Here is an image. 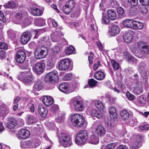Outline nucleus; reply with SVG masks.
<instances>
[{"mask_svg": "<svg viewBox=\"0 0 149 149\" xmlns=\"http://www.w3.org/2000/svg\"><path fill=\"white\" fill-rule=\"evenodd\" d=\"M141 146V142L140 140L135 142L133 146L130 147L131 149H136Z\"/></svg>", "mask_w": 149, "mask_h": 149, "instance_id": "41", "label": "nucleus"}, {"mask_svg": "<svg viewBox=\"0 0 149 149\" xmlns=\"http://www.w3.org/2000/svg\"><path fill=\"white\" fill-rule=\"evenodd\" d=\"M134 20L131 19H126L124 20L123 23L124 26L127 28L132 27Z\"/></svg>", "mask_w": 149, "mask_h": 149, "instance_id": "29", "label": "nucleus"}, {"mask_svg": "<svg viewBox=\"0 0 149 149\" xmlns=\"http://www.w3.org/2000/svg\"><path fill=\"white\" fill-rule=\"evenodd\" d=\"M30 133L29 131L22 129L19 131L17 134V136L19 139H26L30 136Z\"/></svg>", "mask_w": 149, "mask_h": 149, "instance_id": "10", "label": "nucleus"}, {"mask_svg": "<svg viewBox=\"0 0 149 149\" xmlns=\"http://www.w3.org/2000/svg\"><path fill=\"white\" fill-rule=\"evenodd\" d=\"M146 65L143 62H141L139 64L138 67V70L140 72H142L143 71L145 70Z\"/></svg>", "mask_w": 149, "mask_h": 149, "instance_id": "52", "label": "nucleus"}, {"mask_svg": "<svg viewBox=\"0 0 149 149\" xmlns=\"http://www.w3.org/2000/svg\"><path fill=\"white\" fill-rule=\"evenodd\" d=\"M36 120L35 117L32 115H29L27 120V123L30 124L35 123Z\"/></svg>", "mask_w": 149, "mask_h": 149, "instance_id": "45", "label": "nucleus"}, {"mask_svg": "<svg viewBox=\"0 0 149 149\" xmlns=\"http://www.w3.org/2000/svg\"><path fill=\"white\" fill-rule=\"evenodd\" d=\"M95 106L96 108L102 110L104 108V106L100 101H97L95 103Z\"/></svg>", "mask_w": 149, "mask_h": 149, "instance_id": "47", "label": "nucleus"}, {"mask_svg": "<svg viewBox=\"0 0 149 149\" xmlns=\"http://www.w3.org/2000/svg\"><path fill=\"white\" fill-rule=\"evenodd\" d=\"M0 20L4 23L6 21V18L4 17L3 13L1 11H0Z\"/></svg>", "mask_w": 149, "mask_h": 149, "instance_id": "58", "label": "nucleus"}, {"mask_svg": "<svg viewBox=\"0 0 149 149\" xmlns=\"http://www.w3.org/2000/svg\"><path fill=\"white\" fill-rule=\"evenodd\" d=\"M139 128L142 130H147L149 129V125H143L140 126Z\"/></svg>", "mask_w": 149, "mask_h": 149, "instance_id": "64", "label": "nucleus"}, {"mask_svg": "<svg viewBox=\"0 0 149 149\" xmlns=\"http://www.w3.org/2000/svg\"><path fill=\"white\" fill-rule=\"evenodd\" d=\"M126 97L130 100H134L135 98V97L132 94L130 93L129 92H127L126 93Z\"/></svg>", "mask_w": 149, "mask_h": 149, "instance_id": "53", "label": "nucleus"}, {"mask_svg": "<svg viewBox=\"0 0 149 149\" xmlns=\"http://www.w3.org/2000/svg\"><path fill=\"white\" fill-rule=\"evenodd\" d=\"M120 116L122 119L125 120L129 118V114L127 111L124 110L121 112Z\"/></svg>", "mask_w": 149, "mask_h": 149, "instance_id": "33", "label": "nucleus"}, {"mask_svg": "<svg viewBox=\"0 0 149 149\" xmlns=\"http://www.w3.org/2000/svg\"><path fill=\"white\" fill-rule=\"evenodd\" d=\"M38 111L39 114L42 117H45L48 113L47 108L41 106H39Z\"/></svg>", "mask_w": 149, "mask_h": 149, "instance_id": "23", "label": "nucleus"}, {"mask_svg": "<svg viewBox=\"0 0 149 149\" xmlns=\"http://www.w3.org/2000/svg\"><path fill=\"white\" fill-rule=\"evenodd\" d=\"M120 31V28L117 25H113L112 26L109 31L110 35L112 36L116 35L119 33Z\"/></svg>", "mask_w": 149, "mask_h": 149, "instance_id": "15", "label": "nucleus"}, {"mask_svg": "<svg viewBox=\"0 0 149 149\" xmlns=\"http://www.w3.org/2000/svg\"><path fill=\"white\" fill-rule=\"evenodd\" d=\"M26 55L25 52L21 49L18 50L16 56L17 61L19 63H23L25 60Z\"/></svg>", "mask_w": 149, "mask_h": 149, "instance_id": "11", "label": "nucleus"}, {"mask_svg": "<svg viewBox=\"0 0 149 149\" xmlns=\"http://www.w3.org/2000/svg\"><path fill=\"white\" fill-rule=\"evenodd\" d=\"M105 77V75L104 73L100 71L96 72L94 74L95 78L99 80H103L104 78Z\"/></svg>", "mask_w": 149, "mask_h": 149, "instance_id": "26", "label": "nucleus"}, {"mask_svg": "<svg viewBox=\"0 0 149 149\" xmlns=\"http://www.w3.org/2000/svg\"><path fill=\"white\" fill-rule=\"evenodd\" d=\"M61 49L57 45H55L51 49V52L55 54H58L60 52Z\"/></svg>", "mask_w": 149, "mask_h": 149, "instance_id": "48", "label": "nucleus"}, {"mask_svg": "<svg viewBox=\"0 0 149 149\" xmlns=\"http://www.w3.org/2000/svg\"><path fill=\"white\" fill-rule=\"evenodd\" d=\"M140 3L144 6H148L149 5V0H139Z\"/></svg>", "mask_w": 149, "mask_h": 149, "instance_id": "60", "label": "nucleus"}, {"mask_svg": "<svg viewBox=\"0 0 149 149\" xmlns=\"http://www.w3.org/2000/svg\"><path fill=\"white\" fill-rule=\"evenodd\" d=\"M108 17L111 20L116 19L117 18L116 11L114 10H109L107 12Z\"/></svg>", "mask_w": 149, "mask_h": 149, "instance_id": "24", "label": "nucleus"}, {"mask_svg": "<svg viewBox=\"0 0 149 149\" xmlns=\"http://www.w3.org/2000/svg\"><path fill=\"white\" fill-rule=\"evenodd\" d=\"M102 16L101 19V22L102 24H109L110 22V19L106 15H104L102 13Z\"/></svg>", "mask_w": 149, "mask_h": 149, "instance_id": "35", "label": "nucleus"}, {"mask_svg": "<svg viewBox=\"0 0 149 149\" xmlns=\"http://www.w3.org/2000/svg\"><path fill=\"white\" fill-rule=\"evenodd\" d=\"M6 5L8 8L11 9L15 8L17 7V3L15 0L8 1Z\"/></svg>", "mask_w": 149, "mask_h": 149, "instance_id": "27", "label": "nucleus"}, {"mask_svg": "<svg viewBox=\"0 0 149 149\" xmlns=\"http://www.w3.org/2000/svg\"><path fill=\"white\" fill-rule=\"evenodd\" d=\"M43 88V84L41 81H38L35 82L33 89L34 90L39 91L42 89Z\"/></svg>", "mask_w": 149, "mask_h": 149, "instance_id": "30", "label": "nucleus"}, {"mask_svg": "<svg viewBox=\"0 0 149 149\" xmlns=\"http://www.w3.org/2000/svg\"><path fill=\"white\" fill-rule=\"evenodd\" d=\"M141 76L143 78H146L149 74V73L147 71L144 70L142 72H140Z\"/></svg>", "mask_w": 149, "mask_h": 149, "instance_id": "57", "label": "nucleus"}, {"mask_svg": "<svg viewBox=\"0 0 149 149\" xmlns=\"http://www.w3.org/2000/svg\"><path fill=\"white\" fill-rule=\"evenodd\" d=\"M70 8H69L65 4L63 6L62 10L64 13L66 14H70L72 10Z\"/></svg>", "mask_w": 149, "mask_h": 149, "instance_id": "42", "label": "nucleus"}, {"mask_svg": "<svg viewBox=\"0 0 149 149\" xmlns=\"http://www.w3.org/2000/svg\"><path fill=\"white\" fill-rule=\"evenodd\" d=\"M57 54H55L51 52V53L50 55V58L52 61H55L57 57Z\"/></svg>", "mask_w": 149, "mask_h": 149, "instance_id": "59", "label": "nucleus"}, {"mask_svg": "<svg viewBox=\"0 0 149 149\" xmlns=\"http://www.w3.org/2000/svg\"><path fill=\"white\" fill-rule=\"evenodd\" d=\"M59 107L56 104L54 105L51 108V110L53 112H55L59 110Z\"/></svg>", "mask_w": 149, "mask_h": 149, "instance_id": "62", "label": "nucleus"}, {"mask_svg": "<svg viewBox=\"0 0 149 149\" xmlns=\"http://www.w3.org/2000/svg\"><path fill=\"white\" fill-rule=\"evenodd\" d=\"M136 47L141 55V57L145 56L149 54V47L145 42L142 41L138 42L136 44Z\"/></svg>", "mask_w": 149, "mask_h": 149, "instance_id": "5", "label": "nucleus"}, {"mask_svg": "<svg viewBox=\"0 0 149 149\" xmlns=\"http://www.w3.org/2000/svg\"><path fill=\"white\" fill-rule=\"evenodd\" d=\"M111 63L115 70H117L119 68V64L114 60H112Z\"/></svg>", "mask_w": 149, "mask_h": 149, "instance_id": "54", "label": "nucleus"}, {"mask_svg": "<svg viewBox=\"0 0 149 149\" xmlns=\"http://www.w3.org/2000/svg\"><path fill=\"white\" fill-rule=\"evenodd\" d=\"M0 116H6L9 112V108L6 105H1L0 106Z\"/></svg>", "mask_w": 149, "mask_h": 149, "instance_id": "20", "label": "nucleus"}, {"mask_svg": "<svg viewBox=\"0 0 149 149\" xmlns=\"http://www.w3.org/2000/svg\"><path fill=\"white\" fill-rule=\"evenodd\" d=\"M30 13L32 15L34 16H39L42 14V12L40 10L36 7H33L31 8Z\"/></svg>", "mask_w": 149, "mask_h": 149, "instance_id": "25", "label": "nucleus"}, {"mask_svg": "<svg viewBox=\"0 0 149 149\" xmlns=\"http://www.w3.org/2000/svg\"><path fill=\"white\" fill-rule=\"evenodd\" d=\"M8 38L11 40H14L15 38L16 34L15 32L11 30H9L7 32Z\"/></svg>", "mask_w": 149, "mask_h": 149, "instance_id": "37", "label": "nucleus"}, {"mask_svg": "<svg viewBox=\"0 0 149 149\" xmlns=\"http://www.w3.org/2000/svg\"><path fill=\"white\" fill-rule=\"evenodd\" d=\"M65 5L69 8L73 10L75 6V3L73 0H69L66 3Z\"/></svg>", "mask_w": 149, "mask_h": 149, "instance_id": "43", "label": "nucleus"}, {"mask_svg": "<svg viewBox=\"0 0 149 149\" xmlns=\"http://www.w3.org/2000/svg\"><path fill=\"white\" fill-rule=\"evenodd\" d=\"M82 116L78 113L74 114L72 116L71 121L73 125L74 126L75 125L78 121L79 120V118H81Z\"/></svg>", "mask_w": 149, "mask_h": 149, "instance_id": "22", "label": "nucleus"}, {"mask_svg": "<svg viewBox=\"0 0 149 149\" xmlns=\"http://www.w3.org/2000/svg\"><path fill=\"white\" fill-rule=\"evenodd\" d=\"M136 123V120L135 119L132 118L130 119L129 124L131 126H134Z\"/></svg>", "mask_w": 149, "mask_h": 149, "instance_id": "63", "label": "nucleus"}, {"mask_svg": "<svg viewBox=\"0 0 149 149\" xmlns=\"http://www.w3.org/2000/svg\"><path fill=\"white\" fill-rule=\"evenodd\" d=\"M97 83V81L93 79H91L88 81V84L89 86L92 87H95Z\"/></svg>", "mask_w": 149, "mask_h": 149, "instance_id": "50", "label": "nucleus"}, {"mask_svg": "<svg viewBox=\"0 0 149 149\" xmlns=\"http://www.w3.org/2000/svg\"><path fill=\"white\" fill-rule=\"evenodd\" d=\"M64 115L61 113L59 114L55 118L56 121L58 123L63 122L64 121Z\"/></svg>", "mask_w": 149, "mask_h": 149, "instance_id": "34", "label": "nucleus"}, {"mask_svg": "<svg viewBox=\"0 0 149 149\" xmlns=\"http://www.w3.org/2000/svg\"><path fill=\"white\" fill-rule=\"evenodd\" d=\"M88 137V134L86 131H80L77 135L75 138V142L77 144L82 146L86 143Z\"/></svg>", "mask_w": 149, "mask_h": 149, "instance_id": "4", "label": "nucleus"}, {"mask_svg": "<svg viewBox=\"0 0 149 149\" xmlns=\"http://www.w3.org/2000/svg\"><path fill=\"white\" fill-rule=\"evenodd\" d=\"M74 48L72 46L68 47L65 50L66 53L70 55L75 53Z\"/></svg>", "mask_w": 149, "mask_h": 149, "instance_id": "39", "label": "nucleus"}, {"mask_svg": "<svg viewBox=\"0 0 149 149\" xmlns=\"http://www.w3.org/2000/svg\"><path fill=\"white\" fill-rule=\"evenodd\" d=\"M37 141H29L30 144H29V148H35L37 147L38 146L39 144V143L37 142Z\"/></svg>", "mask_w": 149, "mask_h": 149, "instance_id": "49", "label": "nucleus"}, {"mask_svg": "<svg viewBox=\"0 0 149 149\" xmlns=\"http://www.w3.org/2000/svg\"><path fill=\"white\" fill-rule=\"evenodd\" d=\"M29 141H23L21 143V147L23 148H29Z\"/></svg>", "mask_w": 149, "mask_h": 149, "instance_id": "44", "label": "nucleus"}, {"mask_svg": "<svg viewBox=\"0 0 149 149\" xmlns=\"http://www.w3.org/2000/svg\"><path fill=\"white\" fill-rule=\"evenodd\" d=\"M31 37V32L29 31L24 32L22 34L20 39L21 42L23 44L27 43Z\"/></svg>", "mask_w": 149, "mask_h": 149, "instance_id": "12", "label": "nucleus"}, {"mask_svg": "<svg viewBox=\"0 0 149 149\" xmlns=\"http://www.w3.org/2000/svg\"><path fill=\"white\" fill-rule=\"evenodd\" d=\"M7 48L8 45L6 43L0 42V49H6Z\"/></svg>", "mask_w": 149, "mask_h": 149, "instance_id": "56", "label": "nucleus"}, {"mask_svg": "<svg viewBox=\"0 0 149 149\" xmlns=\"http://www.w3.org/2000/svg\"><path fill=\"white\" fill-rule=\"evenodd\" d=\"M18 79L25 84L29 85L33 83L34 77L30 71L24 72L21 73Z\"/></svg>", "mask_w": 149, "mask_h": 149, "instance_id": "3", "label": "nucleus"}, {"mask_svg": "<svg viewBox=\"0 0 149 149\" xmlns=\"http://www.w3.org/2000/svg\"><path fill=\"white\" fill-rule=\"evenodd\" d=\"M45 23V21L43 19L41 18H38L35 20L34 23L37 26H41L44 25Z\"/></svg>", "mask_w": 149, "mask_h": 149, "instance_id": "32", "label": "nucleus"}, {"mask_svg": "<svg viewBox=\"0 0 149 149\" xmlns=\"http://www.w3.org/2000/svg\"><path fill=\"white\" fill-rule=\"evenodd\" d=\"M43 103L47 106H51L53 102V99L49 96H45L42 99Z\"/></svg>", "mask_w": 149, "mask_h": 149, "instance_id": "21", "label": "nucleus"}, {"mask_svg": "<svg viewBox=\"0 0 149 149\" xmlns=\"http://www.w3.org/2000/svg\"><path fill=\"white\" fill-rule=\"evenodd\" d=\"M106 131L104 127L101 125L97 126L95 130L96 134L100 136H104L105 134Z\"/></svg>", "mask_w": 149, "mask_h": 149, "instance_id": "17", "label": "nucleus"}, {"mask_svg": "<svg viewBox=\"0 0 149 149\" xmlns=\"http://www.w3.org/2000/svg\"><path fill=\"white\" fill-rule=\"evenodd\" d=\"M143 24L142 22L134 20L132 27L137 29H141L143 27Z\"/></svg>", "mask_w": 149, "mask_h": 149, "instance_id": "28", "label": "nucleus"}, {"mask_svg": "<svg viewBox=\"0 0 149 149\" xmlns=\"http://www.w3.org/2000/svg\"><path fill=\"white\" fill-rule=\"evenodd\" d=\"M117 12L119 16L122 17L125 15V13L123 9L121 7H119L117 8Z\"/></svg>", "mask_w": 149, "mask_h": 149, "instance_id": "46", "label": "nucleus"}, {"mask_svg": "<svg viewBox=\"0 0 149 149\" xmlns=\"http://www.w3.org/2000/svg\"><path fill=\"white\" fill-rule=\"evenodd\" d=\"M134 32L132 31H129L123 35V40L127 43H130L132 40Z\"/></svg>", "mask_w": 149, "mask_h": 149, "instance_id": "13", "label": "nucleus"}, {"mask_svg": "<svg viewBox=\"0 0 149 149\" xmlns=\"http://www.w3.org/2000/svg\"><path fill=\"white\" fill-rule=\"evenodd\" d=\"M42 43L45 44L46 43L48 44L49 42V37L47 36L45 37H43L41 40Z\"/></svg>", "mask_w": 149, "mask_h": 149, "instance_id": "61", "label": "nucleus"}, {"mask_svg": "<svg viewBox=\"0 0 149 149\" xmlns=\"http://www.w3.org/2000/svg\"><path fill=\"white\" fill-rule=\"evenodd\" d=\"M77 86V84L76 82H74L72 84L70 87V93L74 91Z\"/></svg>", "mask_w": 149, "mask_h": 149, "instance_id": "51", "label": "nucleus"}, {"mask_svg": "<svg viewBox=\"0 0 149 149\" xmlns=\"http://www.w3.org/2000/svg\"><path fill=\"white\" fill-rule=\"evenodd\" d=\"M58 75L56 71L54 70L47 74L45 77V80L47 82L54 83Z\"/></svg>", "mask_w": 149, "mask_h": 149, "instance_id": "8", "label": "nucleus"}, {"mask_svg": "<svg viewBox=\"0 0 149 149\" xmlns=\"http://www.w3.org/2000/svg\"><path fill=\"white\" fill-rule=\"evenodd\" d=\"M56 31H56L55 34L54 33H52L51 35V39L53 42H57L60 39V36L63 35V34L60 31H58L57 32H56Z\"/></svg>", "mask_w": 149, "mask_h": 149, "instance_id": "19", "label": "nucleus"}, {"mask_svg": "<svg viewBox=\"0 0 149 149\" xmlns=\"http://www.w3.org/2000/svg\"><path fill=\"white\" fill-rule=\"evenodd\" d=\"M116 146V143H111L107 146L106 149H114Z\"/></svg>", "mask_w": 149, "mask_h": 149, "instance_id": "55", "label": "nucleus"}, {"mask_svg": "<svg viewBox=\"0 0 149 149\" xmlns=\"http://www.w3.org/2000/svg\"><path fill=\"white\" fill-rule=\"evenodd\" d=\"M59 90L62 92L68 93H70V90L67 83L63 82L61 83L59 88Z\"/></svg>", "mask_w": 149, "mask_h": 149, "instance_id": "18", "label": "nucleus"}, {"mask_svg": "<svg viewBox=\"0 0 149 149\" xmlns=\"http://www.w3.org/2000/svg\"><path fill=\"white\" fill-rule=\"evenodd\" d=\"M70 63L71 62L69 60L64 59L59 63L58 68L60 70H65L70 67Z\"/></svg>", "mask_w": 149, "mask_h": 149, "instance_id": "9", "label": "nucleus"}, {"mask_svg": "<svg viewBox=\"0 0 149 149\" xmlns=\"http://www.w3.org/2000/svg\"><path fill=\"white\" fill-rule=\"evenodd\" d=\"M85 124V119L83 116L79 118V120L78 121L75 125L74 126L76 127H82Z\"/></svg>", "mask_w": 149, "mask_h": 149, "instance_id": "38", "label": "nucleus"}, {"mask_svg": "<svg viewBox=\"0 0 149 149\" xmlns=\"http://www.w3.org/2000/svg\"><path fill=\"white\" fill-rule=\"evenodd\" d=\"M70 104L73 107L76 111H81L84 109V103L79 96L72 98L70 101Z\"/></svg>", "mask_w": 149, "mask_h": 149, "instance_id": "1", "label": "nucleus"}, {"mask_svg": "<svg viewBox=\"0 0 149 149\" xmlns=\"http://www.w3.org/2000/svg\"><path fill=\"white\" fill-rule=\"evenodd\" d=\"M45 64L42 61L36 63L32 67L33 71L36 74H40L45 70Z\"/></svg>", "mask_w": 149, "mask_h": 149, "instance_id": "7", "label": "nucleus"}, {"mask_svg": "<svg viewBox=\"0 0 149 149\" xmlns=\"http://www.w3.org/2000/svg\"><path fill=\"white\" fill-rule=\"evenodd\" d=\"M88 142L91 144H96L99 141V139L97 136L92 133H91L89 135V136L88 138Z\"/></svg>", "mask_w": 149, "mask_h": 149, "instance_id": "16", "label": "nucleus"}, {"mask_svg": "<svg viewBox=\"0 0 149 149\" xmlns=\"http://www.w3.org/2000/svg\"><path fill=\"white\" fill-rule=\"evenodd\" d=\"M10 123L8 125V127L9 129H11L14 128L17 124L16 120L14 118H11L9 120Z\"/></svg>", "mask_w": 149, "mask_h": 149, "instance_id": "31", "label": "nucleus"}, {"mask_svg": "<svg viewBox=\"0 0 149 149\" xmlns=\"http://www.w3.org/2000/svg\"><path fill=\"white\" fill-rule=\"evenodd\" d=\"M109 113L110 116L111 118H114L116 117L117 115L116 109L113 107H111L109 109Z\"/></svg>", "mask_w": 149, "mask_h": 149, "instance_id": "36", "label": "nucleus"}, {"mask_svg": "<svg viewBox=\"0 0 149 149\" xmlns=\"http://www.w3.org/2000/svg\"><path fill=\"white\" fill-rule=\"evenodd\" d=\"M137 102L141 104H145L146 102V97L143 95H141L138 97Z\"/></svg>", "mask_w": 149, "mask_h": 149, "instance_id": "40", "label": "nucleus"}, {"mask_svg": "<svg viewBox=\"0 0 149 149\" xmlns=\"http://www.w3.org/2000/svg\"><path fill=\"white\" fill-rule=\"evenodd\" d=\"M59 140L64 147L70 146L72 144V137L67 132L61 133L59 136Z\"/></svg>", "mask_w": 149, "mask_h": 149, "instance_id": "2", "label": "nucleus"}, {"mask_svg": "<svg viewBox=\"0 0 149 149\" xmlns=\"http://www.w3.org/2000/svg\"><path fill=\"white\" fill-rule=\"evenodd\" d=\"M136 86L134 88L133 92L135 94L139 95L143 92V88L142 85L139 81H136Z\"/></svg>", "mask_w": 149, "mask_h": 149, "instance_id": "14", "label": "nucleus"}, {"mask_svg": "<svg viewBox=\"0 0 149 149\" xmlns=\"http://www.w3.org/2000/svg\"><path fill=\"white\" fill-rule=\"evenodd\" d=\"M47 54V50L46 48L38 47L35 51V56L37 59H41L45 58Z\"/></svg>", "mask_w": 149, "mask_h": 149, "instance_id": "6", "label": "nucleus"}]
</instances>
